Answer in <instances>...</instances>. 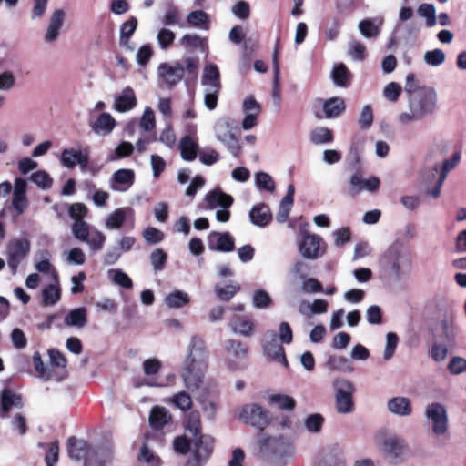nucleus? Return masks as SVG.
<instances>
[{
	"mask_svg": "<svg viewBox=\"0 0 466 466\" xmlns=\"http://www.w3.org/2000/svg\"><path fill=\"white\" fill-rule=\"evenodd\" d=\"M23 400L20 394L15 393L10 389H4L1 393L0 417L5 419L13 409H21Z\"/></svg>",
	"mask_w": 466,
	"mask_h": 466,
	"instance_id": "5701e85b",
	"label": "nucleus"
},
{
	"mask_svg": "<svg viewBox=\"0 0 466 466\" xmlns=\"http://www.w3.org/2000/svg\"><path fill=\"white\" fill-rule=\"evenodd\" d=\"M229 327L235 334L247 338L253 335L254 324L251 320L246 318H238L237 319L230 320Z\"/></svg>",
	"mask_w": 466,
	"mask_h": 466,
	"instance_id": "f704fd0d",
	"label": "nucleus"
},
{
	"mask_svg": "<svg viewBox=\"0 0 466 466\" xmlns=\"http://www.w3.org/2000/svg\"><path fill=\"white\" fill-rule=\"evenodd\" d=\"M379 268L381 275L394 284L407 282L412 269L410 248L403 242H393L380 256Z\"/></svg>",
	"mask_w": 466,
	"mask_h": 466,
	"instance_id": "f257e3e1",
	"label": "nucleus"
},
{
	"mask_svg": "<svg viewBox=\"0 0 466 466\" xmlns=\"http://www.w3.org/2000/svg\"><path fill=\"white\" fill-rule=\"evenodd\" d=\"M61 163L67 168H73L78 164L82 170L88 166V156L73 148L64 149L61 155Z\"/></svg>",
	"mask_w": 466,
	"mask_h": 466,
	"instance_id": "a878e982",
	"label": "nucleus"
},
{
	"mask_svg": "<svg viewBox=\"0 0 466 466\" xmlns=\"http://www.w3.org/2000/svg\"><path fill=\"white\" fill-rule=\"evenodd\" d=\"M213 451V438L209 435L199 434L191 437L190 452L185 466H203Z\"/></svg>",
	"mask_w": 466,
	"mask_h": 466,
	"instance_id": "423d86ee",
	"label": "nucleus"
},
{
	"mask_svg": "<svg viewBox=\"0 0 466 466\" xmlns=\"http://www.w3.org/2000/svg\"><path fill=\"white\" fill-rule=\"evenodd\" d=\"M321 242L319 236L304 230L299 243V251L304 258L315 260L325 253V248Z\"/></svg>",
	"mask_w": 466,
	"mask_h": 466,
	"instance_id": "ddd939ff",
	"label": "nucleus"
},
{
	"mask_svg": "<svg viewBox=\"0 0 466 466\" xmlns=\"http://www.w3.org/2000/svg\"><path fill=\"white\" fill-rule=\"evenodd\" d=\"M238 419L244 423L258 430H264L270 421L269 412L256 403L244 405L239 411Z\"/></svg>",
	"mask_w": 466,
	"mask_h": 466,
	"instance_id": "1a4fd4ad",
	"label": "nucleus"
},
{
	"mask_svg": "<svg viewBox=\"0 0 466 466\" xmlns=\"http://www.w3.org/2000/svg\"><path fill=\"white\" fill-rule=\"evenodd\" d=\"M133 210L130 208H119L108 215L105 225L107 229H118L124 224L128 214Z\"/></svg>",
	"mask_w": 466,
	"mask_h": 466,
	"instance_id": "2f4dec72",
	"label": "nucleus"
},
{
	"mask_svg": "<svg viewBox=\"0 0 466 466\" xmlns=\"http://www.w3.org/2000/svg\"><path fill=\"white\" fill-rule=\"evenodd\" d=\"M162 24L166 26L177 25L180 28L185 27V24L182 20L180 10L176 6H169L163 17L161 18Z\"/></svg>",
	"mask_w": 466,
	"mask_h": 466,
	"instance_id": "79ce46f5",
	"label": "nucleus"
},
{
	"mask_svg": "<svg viewBox=\"0 0 466 466\" xmlns=\"http://www.w3.org/2000/svg\"><path fill=\"white\" fill-rule=\"evenodd\" d=\"M374 441L383 458L390 463H401L408 453L405 440L390 430H379L374 436Z\"/></svg>",
	"mask_w": 466,
	"mask_h": 466,
	"instance_id": "7ed1b4c3",
	"label": "nucleus"
},
{
	"mask_svg": "<svg viewBox=\"0 0 466 466\" xmlns=\"http://www.w3.org/2000/svg\"><path fill=\"white\" fill-rule=\"evenodd\" d=\"M87 322L85 308H77L71 310L65 318V323L68 326L83 328Z\"/></svg>",
	"mask_w": 466,
	"mask_h": 466,
	"instance_id": "37998d69",
	"label": "nucleus"
},
{
	"mask_svg": "<svg viewBox=\"0 0 466 466\" xmlns=\"http://www.w3.org/2000/svg\"><path fill=\"white\" fill-rule=\"evenodd\" d=\"M418 14L426 18L428 26L432 27L436 25V10L431 4H422L418 7Z\"/></svg>",
	"mask_w": 466,
	"mask_h": 466,
	"instance_id": "4d7b16f0",
	"label": "nucleus"
},
{
	"mask_svg": "<svg viewBox=\"0 0 466 466\" xmlns=\"http://www.w3.org/2000/svg\"><path fill=\"white\" fill-rule=\"evenodd\" d=\"M171 420V415L163 407H155L152 409L149 416V423L155 429H161Z\"/></svg>",
	"mask_w": 466,
	"mask_h": 466,
	"instance_id": "e433bc0d",
	"label": "nucleus"
},
{
	"mask_svg": "<svg viewBox=\"0 0 466 466\" xmlns=\"http://www.w3.org/2000/svg\"><path fill=\"white\" fill-rule=\"evenodd\" d=\"M249 218L252 224L263 228L269 223L272 215L268 206L266 204H258L250 209Z\"/></svg>",
	"mask_w": 466,
	"mask_h": 466,
	"instance_id": "c85d7f7f",
	"label": "nucleus"
},
{
	"mask_svg": "<svg viewBox=\"0 0 466 466\" xmlns=\"http://www.w3.org/2000/svg\"><path fill=\"white\" fill-rule=\"evenodd\" d=\"M112 459V447L109 444L102 445L87 451L84 466H106Z\"/></svg>",
	"mask_w": 466,
	"mask_h": 466,
	"instance_id": "6ab92c4d",
	"label": "nucleus"
},
{
	"mask_svg": "<svg viewBox=\"0 0 466 466\" xmlns=\"http://www.w3.org/2000/svg\"><path fill=\"white\" fill-rule=\"evenodd\" d=\"M256 186L259 189H264L268 191H274L275 183L272 177L266 172H258L255 176Z\"/></svg>",
	"mask_w": 466,
	"mask_h": 466,
	"instance_id": "680f3d73",
	"label": "nucleus"
},
{
	"mask_svg": "<svg viewBox=\"0 0 466 466\" xmlns=\"http://www.w3.org/2000/svg\"><path fill=\"white\" fill-rule=\"evenodd\" d=\"M138 461L145 462L150 466H158L159 459L155 456L154 452L150 451L147 444H143L138 454Z\"/></svg>",
	"mask_w": 466,
	"mask_h": 466,
	"instance_id": "69168bd1",
	"label": "nucleus"
},
{
	"mask_svg": "<svg viewBox=\"0 0 466 466\" xmlns=\"http://www.w3.org/2000/svg\"><path fill=\"white\" fill-rule=\"evenodd\" d=\"M233 201V198L230 195L226 194L220 188H215L205 195L204 208H230Z\"/></svg>",
	"mask_w": 466,
	"mask_h": 466,
	"instance_id": "412c9836",
	"label": "nucleus"
},
{
	"mask_svg": "<svg viewBox=\"0 0 466 466\" xmlns=\"http://www.w3.org/2000/svg\"><path fill=\"white\" fill-rule=\"evenodd\" d=\"M260 452L272 463L284 466L293 458L294 448L284 437H268L260 441Z\"/></svg>",
	"mask_w": 466,
	"mask_h": 466,
	"instance_id": "20e7f679",
	"label": "nucleus"
},
{
	"mask_svg": "<svg viewBox=\"0 0 466 466\" xmlns=\"http://www.w3.org/2000/svg\"><path fill=\"white\" fill-rule=\"evenodd\" d=\"M150 263L155 271H161L167 262V255L162 248H157L150 254Z\"/></svg>",
	"mask_w": 466,
	"mask_h": 466,
	"instance_id": "bf43d9fd",
	"label": "nucleus"
},
{
	"mask_svg": "<svg viewBox=\"0 0 466 466\" xmlns=\"http://www.w3.org/2000/svg\"><path fill=\"white\" fill-rule=\"evenodd\" d=\"M61 298V290L59 287V279L54 280L53 283L47 285L42 290V301L45 306L56 304Z\"/></svg>",
	"mask_w": 466,
	"mask_h": 466,
	"instance_id": "72a5a7b5",
	"label": "nucleus"
},
{
	"mask_svg": "<svg viewBox=\"0 0 466 466\" xmlns=\"http://www.w3.org/2000/svg\"><path fill=\"white\" fill-rule=\"evenodd\" d=\"M399 338L393 332H389L386 335V347L384 350L383 357L386 360H389L392 358L396 347L398 345Z\"/></svg>",
	"mask_w": 466,
	"mask_h": 466,
	"instance_id": "338daca9",
	"label": "nucleus"
},
{
	"mask_svg": "<svg viewBox=\"0 0 466 466\" xmlns=\"http://www.w3.org/2000/svg\"><path fill=\"white\" fill-rule=\"evenodd\" d=\"M208 246L210 250L230 252L235 248V241L228 232L212 231L208 236Z\"/></svg>",
	"mask_w": 466,
	"mask_h": 466,
	"instance_id": "aec40b11",
	"label": "nucleus"
},
{
	"mask_svg": "<svg viewBox=\"0 0 466 466\" xmlns=\"http://www.w3.org/2000/svg\"><path fill=\"white\" fill-rule=\"evenodd\" d=\"M331 78L336 86L347 87L350 79V72L344 64H338L333 67Z\"/></svg>",
	"mask_w": 466,
	"mask_h": 466,
	"instance_id": "ea45409f",
	"label": "nucleus"
},
{
	"mask_svg": "<svg viewBox=\"0 0 466 466\" xmlns=\"http://www.w3.org/2000/svg\"><path fill=\"white\" fill-rule=\"evenodd\" d=\"M325 419L319 413H313L304 420V428L311 434H318L321 431Z\"/></svg>",
	"mask_w": 466,
	"mask_h": 466,
	"instance_id": "49530a36",
	"label": "nucleus"
},
{
	"mask_svg": "<svg viewBox=\"0 0 466 466\" xmlns=\"http://www.w3.org/2000/svg\"><path fill=\"white\" fill-rule=\"evenodd\" d=\"M201 86L204 92V105L208 110H214L218 105L221 89L220 72L215 64H207L203 68Z\"/></svg>",
	"mask_w": 466,
	"mask_h": 466,
	"instance_id": "39448f33",
	"label": "nucleus"
},
{
	"mask_svg": "<svg viewBox=\"0 0 466 466\" xmlns=\"http://www.w3.org/2000/svg\"><path fill=\"white\" fill-rule=\"evenodd\" d=\"M135 181V173L131 169L116 170L110 180V187L115 191L127 190Z\"/></svg>",
	"mask_w": 466,
	"mask_h": 466,
	"instance_id": "393cba45",
	"label": "nucleus"
},
{
	"mask_svg": "<svg viewBox=\"0 0 466 466\" xmlns=\"http://www.w3.org/2000/svg\"><path fill=\"white\" fill-rule=\"evenodd\" d=\"M116 125L115 118L109 113H102L90 127L96 135L105 137L113 131Z\"/></svg>",
	"mask_w": 466,
	"mask_h": 466,
	"instance_id": "cd10ccee",
	"label": "nucleus"
},
{
	"mask_svg": "<svg viewBox=\"0 0 466 466\" xmlns=\"http://www.w3.org/2000/svg\"><path fill=\"white\" fill-rule=\"evenodd\" d=\"M278 339L283 344H290L293 340V333L289 324L282 321L279 326Z\"/></svg>",
	"mask_w": 466,
	"mask_h": 466,
	"instance_id": "774afa93",
	"label": "nucleus"
},
{
	"mask_svg": "<svg viewBox=\"0 0 466 466\" xmlns=\"http://www.w3.org/2000/svg\"><path fill=\"white\" fill-rule=\"evenodd\" d=\"M350 193L356 195L363 190L369 192H375L378 190L380 180L377 177H370V178H362L359 173H355L350 177Z\"/></svg>",
	"mask_w": 466,
	"mask_h": 466,
	"instance_id": "4be33fe9",
	"label": "nucleus"
},
{
	"mask_svg": "<svg viewBox=\"0 0 466 466\" xmlns=\"http://www.w3.org/2000/svg\"><path fill=\"white\" fill-rule=\"evenodd\" d=\"M207 365L194 364L183 362L180 376L182 378L185 388L190 392H196L204 387L205 371Z\"/></svg>",
	"mask_w": 466,
	"mask_h": 466,
	"instance_id": "9d476101",
	"label": "nucleus"
},
{
	"mask_svg": "<svg viewBox=\"0 0 466 466\" xmlns=\"http://www.w3.org/2000/svg\"><path fill=\"white\" fill-rule=\"evenodd\" d=\"M322 105L326 118L338 117L345 110V102L341 97H331L326 101L318 100Z\"/></svg>",
	"mask_w": 466,
	"mask_h": 466,
	"instance_id": "c756f323",
	"label": "nucleus"
},
{
	"mask_svg": "<svg viewBox=\"0 0 466 466\" xmlns=\"http://www.w3.org/2000/svg\"><path fill=\"white\" fill-rule=\"evenodd\" d=\"M179 148L184 160L192 161L196 158L198 145L189 137L181 139Z\"/></svg>",
	"mask_w": 466,
	"mask_h": 466,
	"instance_id": "a18cd8bd",
	"label": "nucleus"
},
{
	"mask_svg": "<svg viewBox=\"0 0 466 466\" xmlns=\"http://www.w3.org/2000/svg\"><path fill=\"white\" fill-rule=\"evenodd\" d=\"M184 72V66L179 62H176L174 65L162 63L157 68L158 77L168 87H172L180 82Z\"/></svg>",
	"mask_w": 466,
	"mask_h": 466,
	"instance_id": "a211bd4d",
	"label": "nucleus"
},
{
	"mask_svg": "<svg viewBox=\"0 0 466 466\" xmlns=\"http://www.w3.org/2000/svg\"><path fill=\"white\" fill-rule=\"evenodd\" d=\"M453 346L454 345L434 339L431 352V358L436 362L443 361L447 358L450 349H451Z\"/></svg>",
	"mask_w": 466,
	"mask_h": 466,
	"instance_id": "09e8293b",
	"label": "nucleus"
},
{
	"mask_svg": "<svg viewBox=\"0 0 466 466\" xmlns=\"http://www.w3.org/2000/svg\"><path fill=\"white\" fill-rule=\"evenodd\" d=\"M137 105V97L130 86L125 87L120 95L116 96L114 109L117 112H127L133 109Z\"/></svg>",
	"mask_w": 466,
	"mask_h": 466,
	"instance_id": "bb28decb",
	"label": "nucleus"
},
{
	"mask_svg": "<svg viewBox=\"0 0 466 466\" xmlns=\"http://www.w3.org/2000/svg\"><path fill=\"white\" fill-rule=\"evenodd\" d=\"M30 251V242L26 238L15 239L7 245L6 259L12 274H15L19 264Z\"/></svg>",
	"mask_w": 466,
	"mask_h": 466,
	"instance_id": "f8f14e48",
	"label": "nucleus"
},
{
	"mask_svg": "<svg viewBox=\"0 0 466 466\" xmlns=\"http://www.w3.org/2000/svg\"><path fill=\"white\" fill-rule=\"evenodd\" d=\"M165 304L170 309H179L187 305L190 301L187 292L175 290L165 297Z\"/></svg>",
	"mask_w": 466,
	"mask_h": 466,
	"instance_id": "58836bf2",
	"label": "nucleus"
},
{
	"mask_svg": "<svg viewBox=\"0 0 466 466\" xmlns=\"http://www.w3.org/2000/svg\"><path fill=\"white\" fill-rule=\"evenodd\" d=\"M33 363L35 370L37 372L38 377L44 380L45 381L51 380H56L58 381L62 380V377L57 376L52 369L45 366L39 352L34 353Z\"/></svg>",
	"mask_w": 466,
	"mask_h": 466,
	"instance_id": "473e14b6",
	"label": "nucleus"
},
{
	"mask_svg": "<svg viewBox=\"0 0 466 466\" xmlns=\"http://www.w3.org/2000/svg\"><path fill=\"white\" fill-rule=\"evenodd\" d=\"M236 123L229 118H220L216 122L214 132L217 139L225 145L229 152L238 157L241 151V146L238 139L233 132Z\"/></svg>",
	"mask_w": 466,
	"mask_h": 466,
	"instance_id": "0eeeda50",
	"label": "nucleus"
},
{
	"mask_svg": "<svg viewBox=\"0 0 466 466\" xmlns=\"http://www.w3.org/2000/svg\"><path fill=\"white\" fill-rule=\"evenodd\" d=\"M445 57V53L441 49L436 48L431 51H427L424 54L423 59L429 66H439L444 63Z\"/></svg>",
	"mask_w": 466,
	"mask_h": 466,
	"instance_id": "5fc2aeb1",
	"label": "nucleus"
},
{
	"mask_svg": "<svg viewBox=\"0 0 466 466\" xmlns=\"http://www.w3.org/2000/svg\"><path fill=\"white\" fill-rule=\"evenodd\" d=\"M208 354L204 340L197 335L192 336L184 362L190 363V365L199 364L208 366Z\"/></svg>",
	"mask_w": 466,
	"mask_h": 466,
	"instance_id": "f3484780",
	"label": "nucleus"
},
{
	"mask_svg": "<svg viewBox=\"0 0 466 466\" xmlns=\"http://www.w3.org/2000/svg\"><path fill=\"white\" fill-rule=\"evenodd\" d=\"M438 93L432 86H423L418 92L408 96V110L398 116V122L401 126L420 122L427 116L433 115L437 110Z\"/></svg>",
	"mask_w": 466,
	"mask_h": 466,
	"instance_id": "f03ea898",
	"label": "nucleus"
},
{
	"mask_svg": "<svg viewBox=\"0 0 466 466\" xmlns=\"http://www.w3.org/2000/svg\"><path fill=\"white\" fill-rule=\"evenodd\" d=\"M424 413L428 422L431 424L434 434L443 435L446 433L448 430V413L442 404L432 402L426 406Z\"/></svg>",
	"mask_w": 466,
	"mask_h": 466,
	"instance_id": "9b49d317",
	"label": "nucleus"
},
{
	"mask_svg": "<svg viewBox=\"0 0 466 466\" xmlns=\"http://www.w3.org/2000/svg\"><path fill=\"white\" fill-rule=\"evenodd\" d=\"M179 43L186 49H195L203 46L204 39L195 34H187L180 38Z\"/></svg>",
	"mask_w": 466,
	"mask_h": 466,
	"instance_id": "052dcab7",
	"label": "nucleus"
},
{
	"mask_svg": "<svg viewBox=\"0 0 466 466\" xmlns=\"http://www.w3.org/2000/svg\"><path fill=\"white\" fill-rule=\"evenodd\" d=\"M383 20L380 19L379 24H375L371 19H364L359 23V30L366 38H376L380 33V25Z\"/></svg>",
	"mask_w": 466,
	"mask_h": 466,
	"instance_id": "a19ab883",
	"label": "nucleus"
},
{
	"mask_svg": "<svg viewBox=\"0 0 466 466\" xmlns=\"http://www.w3.org/2000/svg\"><path fill=\"white\" fill-rule=\"evenodd\" d=\"M86 449V442L83 440H78L76 437H70L67 442V450L69 457L76 461H80L84 456V451Z\"/></svg>",
	"mask_w": 466,
	"mask_h": 466,
	"instance_id": "c03bdc74",
	"label": "nucleus"
},
{
	"mask_svg": "<svg viewBox=\"0 0 466 466\" xmlns=\"http://www.w3.org/2000/svg\"><path fill=\"white\" fill-rule=\"evenodd\" d=\"M106 238V235L103 232L93 228L87 239H85L83 242L88 245L91 252H97L104 247Z\"/></svg>",
	"mask_w": 466,
	"mask_h": 466,
	"instance_id": "de8ad7c7",
	"label": "nucleus"
},
{
	"mask_svg": "<svg viewBox=\"0 0 466 466\" xmlns=\"http://www.w3.org/2000/svg\"><path fill=\"white\" fill-rule=\"evenodd\" d=\"M335 389V408L338 413L349 414L354 410L352 394L353 384L344 379H336L333 382Z\"/></svg>",
	"mask_w": 466,
	"mask_h": 466,
	"instance_id": "6e6552de",
	"label": "nucleus"
},
{
	"mask_svg": "<svg viewBox=\"0 0 466 466\" xmlns=\"http://www.w3.org/2000/svg\"><path fill=\"white\" fill-rule=\"evenodd\" d=\"M71 229L73 236L81 242H83L85 239H87V237H89L91 232L90 226L83 219L75 221L72 224Z\"/></svg>",
	"mask_w": 466,
	"mask_h": 466,
	"instance_id": "603ef678",
	"label": "nucleus"
},
{
	"mask_svg": "<svg viewBox=\"0 0 466 466\" xmlns=\"http://www.w3.org/2000/svg\"><path fill=\"white\" fill-rule=\"evenodd\" d=\"M279 38H277L275 43V48L272 54V62H273V90H272V96L275 100L278 102L280 100V90H279V59H278V53H279Z\"/></svg>",
	"mask_w": 466,
	"mask_h": 466,
	"instance_id": "4c0bfd02",
	"label": "nucleus"
},
{
	"mask_svg": "<svg viewBox=\"0 0 466 466\" xmlns=\"http://www.w3.org/2000/svg\"><path fill=\"white\" fill-rule=\"evenodd\" d=\"M30 180L44 190L50 188L53 183L52 177L43 170L33 173Z\"/></svg>",
	"mask_w": 466,
	"mask_h": 466,
	"instance_id": "13d9d810",
	"label": "nucleus"
},
{
	"mask_svg": "<svg viewBox=\"0 0 466 466\" xmlns=\"http://www.w3.org/2000/svg\"><path fill=\"white\" fill-rule=\"evenodd\" d=\"M226 351V361L228 366L232 370H237L240 367L248 357V347L236 339H227L224 344Z\"/></svg>",
	"mask_w": 466,
	"mask_h": 466,
	"instance_id": "4468645a",
	"label": "nucleus"
},
{
	"mask_svg": "<svg viewBox=\"0 0 466 466\" xmlns=\"http://www.w3.org/2000/svg\"><path fill=\"white\" fill-rule=\"evenodd\" d=\"M389 411L397 416H409L412 411L409 399L405 397H394L387 403Z\"/></svg>",
	"mask_w": 466,
	"mask_h": 466,
	"instance_id": "7c9ffc66",
	"label": "nucleus"
},
{
	"mask_svg": "<svg viewBox=\"0 0 466 466\" xmlns=\"http://www.w3.org/2000/svg\"><path fill=\"white\" fill-rule=\"evenodd\" d=\"M157 40L159 47L162 50H167L174 43L175 33L172 32L170 29L163 27L158 31V33L157 35Z\"/></svg>",
	"mask_w": 466,
	"mask_h": 466,
	"instance_id": "6e6d98bb",
	"label": "nucleus"
},
{
	"mask_svg": "<svg viewBox=\"0 0 466 466\" xmlns=\"http://www.w3.org/2000/svg\"><path fill=\"white\" fill-rule=\"evenodd\" d=\"M269 402L281 410H292L295 408V400L284 394H273L269 397Z\"/></svg>",
	"mask_w": 466,
	"mask_h": 466,
	"instance_id": "3c124183",
	"label": "nucleus"
},
{
	"mask_svg": "<svg viewBox=\"0 0 466 466\" xmlns=\"http://www.w3.org/2000/svg\"><path fill=\"white\" fill-rule=\"evenodd\" d=\"M137 26V20L136 17H131L127 21L122 24L120 27V38L119 44L120 46L126 47L127 49L132 50L133 47L129 45V40L134 32L136 31Z\"/></svg>",
	"mask_w": 466,
	"mask_h": 466,
	"instance_id": "c9c22d12",
	"label": "nucleus"
},
{
	"mask_svg": "<svg viewBox=\"0 0 466 466\" xmlns=\"http://www.w3.org/2000/svg\"><path fill=\"white\" fill-rule=\"evenodd\" d=\"M187 23L190 26L208 29V16L202 10L192 11L187 16Z\"/></svg>",
	"mask_w": 466,
	"mask_h": 466,
	"instance_id": "8fccbe9b",
	"label": "nucleus"
},
{
	"mask_svg": "<svg viewBox=\"0 0 466 466\" xmlns=\"http://www.w3.org/2000/svg\"><path fill=\"white\" fill-rule=\"evenodd\" d=\"M333 139L331 131L327 127H318L310 134V141L313 144L329 143Z\"/></svg>",
	"mask_w": 466,
	"mask_h": 466,
	"instance_id": "864d4df0",
	"label": "nucleus"
},
{
	"mask_svg": "<svg viewBox=\"0 0 466 466\" xmlns=\"http://www.w3.org/2000/svg\"><path fill=\"white\" fill-rule=\"evenodd\" d=\"M66 13L62 9H55L50 16L49 24L45 34V40L47 43L56 41L65 22Z\"/></svg>",
	"mask_w": 466,
	"mask_h": 466,
	"instance_id": "b1692460",
	"label": "nucleus"
},
{
	"mask_svg": "<svg viewBox=\"0 0 466 466\" xmlns=\"http://www.w3.org/2000/svg\"><path fill=\"white\" fill-rule=\"evenodd\" d=\"M187 432L191 437L202 434L200 432V417L198 412H191L187 418Z\"/></svg>",
	"mask_w": 466,
	"mask_h": 466,
	"instance_id": "0e129e2a",
	"label": "nucleus"
},
{
	"mask_svg": "<svg viewBox=\"0 0 466 466\" xmlns=\"http://www.w3.org/2000/svg\"><path fill=\"white\" fill-rule=\"evenodd\" d=\"M173 404L181 410H187L192 407V399L186 391H179L172 398Z\"/></svg>",
	"mask_w": 466,
	"mask_h": 466,
	"instance_id": "e2e57ef3",
	"label": "nucleus"
},
{
	"mask_svg": "<svg viewBox=\"0 0 466 466\" xmlns=\"http://www.w3.org/2000/svg\"><path fill=\"white\" fill-rule=\"evenodd\" d=\"M456 337L455 315L453 312H447L437 323L433 330V338L434 339L454 345Z\"/></svg>",
	"mask_w": 466,
	"mask_h": 466,
	"instance_id": "dca6fc26",
	"label": "nucleus"
},
{
	"mask_svg": "<svg viewBox=\"0 0 466 466\" xmlns=\"http://www.w3.org/2000/svg\"><path fill=\"white\" fill-rule=\"evenodd\" d=\"M262 347L264 354L271 360L288 367V360L285 356V350L279 342L274 330H267L263 336Z\"/></svg>",
	"mask_w": 466,
	"mask_h": 466,
	"instance_id": "2eb2a0df",
	"label": "nucleus"
}]
</instances>
